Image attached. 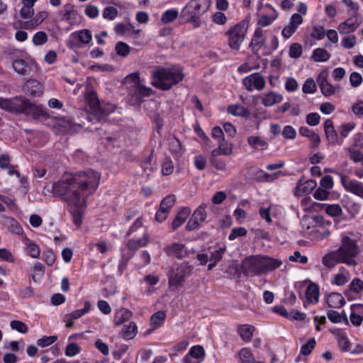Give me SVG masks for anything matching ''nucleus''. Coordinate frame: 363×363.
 <instances>
[{
	"label": "nucleus",
	"mask_w": 363,
	"mask_h": 363,
	"mask_svg": "<svg viewBox=\"0 0 363 363\" xmlns=\"http://www.w3.org/2000/svg\"><path fill=\"white\" fill-rule=\"evenodd\" d=\"M86 100L91 110V115L94 117L96 113H99L101 104L99 101L96 93L94 91H89L86 94Z\"/></svg>",
	"instance_id": "a878e982"
},
{
	"label": "nucleus",
	"mask_w": 363,
	"mask_h": 363,
	"mask_svg": "<svg viewBox=\"0 0 363 363\" xmlns=\"http://www.w3.org/2000/svg\"><path fill=\"white\" fill-rule=\"evenodd\" d=\"M325 213L332 216L337 217L342 213V210L338 204H322Z\"/></svg>",
	"instance_id": "37998d69"
},
{
	"label": "nucleus",
	"mask_w": 363,
	"mask_h": 363,
	"mask_svg": "<svg viewBox=\"0 0 363 363\" xmlns=\"http://www.w3.org/2000/svg\"><path fill=\"white\" fill-rule=\"evenodd\" d=\"M138 327L134 322L125 325L122 330L123 337L126 340L133 339L137 334Z\"/></svg>",
	"instance_id": "c9c22d12"
},
{
	"label": "nucleus",
	"mask_w": 363,
	"mask_h": 363,
	"mask_svg": "<svg viewBox=\"0 0 363 363\" xmlns=\"http://www.w3.org/2000/svg\"><path fill=\"white\" fill-rule=\"evenodd\" d=\"M255 328L250 325H242L238 328V333L244 341L248 342L252 337Z\"/></svg>",
	"instance_id": "e433bc0d"
},
{
	"label": "nucleus",
	"mask_w": 363,
	"mask_h": 363,
	"mask_svg": "<svg viewBox=\"0 0 363 363\" xmlns=\"http://www.w3.org/2000/svg\"><path fill=\"white\" fill-rule=\"evenodd\" d=\"M38 0H21L23 4L20 10V16L21 18L28 19L33 17L35 14L34 5Z\"/></svg>",
	"instance_id": "aec40b11"
},
{
	"label": "nucleus",
	"mask_w": 363,
	"mask_h": 363,
	"mask_svg": "<svg viewBox=\"0 0 363 363\" xmlns=\"http://www.w3.org/2000/svg\"><path fill=\"white\" fill-rule=\"evenodd\" d=\"M302 52L303 50L301 44L294 43L290 45L289 54L291 58L296 59L300 57Z\"/></svg>",
	"instance_id": "603ef678"
},
{
	"label": "nucleus",
	"mask_w": 363,
	"mask_h": 363,
	"mask_svg": "<svg viewBox=\"0 0 363 363\" xmlns=\"http://www.w3.org/2000/svg\"><path fill=\"white\" fill-rule=\"evenodd\" d=\"M48 35L44 31L37 32L33 37V42L35 45H41L48 41Z\"/></svg>",
	"instance_id": "13d9d810"
},
{
	"label": "nucleus",
	"mask_w": 363,
	"mask_h": 363,
	"mask_svg": "<svg viewBox=\"0 0 363 363\" xmlns=\"http://www.w3.org/2000/svg\"><path fill=\"white\" fill-rule=\"evenodd\" d=\"M81 352V347L76 343H69L65 349V355L72 357L78 354Z\"/></svg>",
	"instance_id": "5fc2aeb1"
},
{
	"label": "nucleus",
	"mask_w": 363,
	"mask_h": 363,
	"mask_svg": "<svg viewBox=\"0 0 363 363\" xmlns=\"http://www.w3.org/2000/svg\"><path fill=\"white\" fill-rule=\"evenodd\" d=\"M12 67L13 70L21 75H27L30 72V68L28 62L21 58H17L13 60Z\"/></svg>",
	"instance_id": "b1692460"
},
{
	"label": "nucleus",
	"mask_w": 363,
	"mask_h": 363,
	"mask_svg": "<svg viewBox=\"0 0 363 363\" xmlns=\"http://www.w3.org/2000/svg\"><path fill=\"white\" fill-rule=\"evenodd\" d=\"M151 77L155 87L166 91L182 82L184 74L180 67H158L151 71Z\"/></svg>",
	"instance_id": "7ed1b4c3"
},
{
	"label": "nucleus",
	"mask_w": 363,
	"mask_h": 363,
	"mask_svg": "<svg viewBox=\"0 0 363 363\" xmlns=\"http://www.w3.org/2000/svg\"><path fill=\"white\" fill-rule=\"evenodd\" d=\"M130 79H132L133 85L131 86L130 91L136 99H140L143 97L150 96L152 92L150 87L144 86L140 79L138 73L131 74Z\"/></svg>",
	"instance_id": "9b49d317"
},
{
	"label": "nucleus",
	"mask_w": 363,
	"mask_h": 363,
	"mask_svg": "<svg viewBox=\"0 0 363 363\" xmlns=\"http://www.w3.org/2000/svg\"><path fill=\"white\" fill-rule=\"evenodd\" d=\"M328 319L334 323H341L344 321H347V317L345 315H342L335 311H329L328 312Z\"/></svg>",
	"instance_id": "09e8293b"
},
{
	"label": "nucleus",
	"mask_w": 363,
	"mask_h": 363,
	"mask_svg": "<svg viewBox=\"0 0 363 363\" xmlns=\"http://www.w3.org/2000/svg\"><path fill=\"white\" fill-rule=\"evenodd\" d=\"M283 100V96L275 91H269L264 94L262 99V104L264 106H272L280 103Z\"/></svg>",
	"instance_id": "4be33fe9"
},
{
	"label": "nucleus",
	"mask_w": 363,
	"mask_h": 363,
	"mask_svg": "<svg viewBox=\"0 0 363 363\" xmlns=\"http://www.w3.org/2000/svg\"><path fill=\"white\" fill-rule=\"evenodd\" d=\"M211 4V0H190L182 10L180 17L186 23H192L194 28H199L200 17L208 11Z\"/></svg>",
	"instance_id": "20e7f679"
},
{
	"label": "nucleus",
	"mask_w": 363,
	"mask_h": 363,
	"mask_svg": "<svg viewBox=\"0 0 363 363\" xmlns=\"http://www.w3.org/2000/svg\"><path fill=\"white\" fill-rule=\"evenodd\" d=\"M264 43L262 30L259 28L256 29L250 43V47H252L254 52H257L264 45Z\"/></svg>",
	"instance_id": "bb28decb"
},
{
	"label": "nucleus",
	"mask_w": 363,
	"mask_h": 363,
	"mask_svg": "<svg viewBox=\"0 0 363 363\" xmlns=\"http://www.w3.org/2000/svg\"><path fill=\"white\" fill-rule=\"evenodd\" d=\"M175 202L176 196L174 194H169L162 200L160 207L169 212Z\"/></svg>",
	"instance_id": "49530a36"
},
{
	"label": "nucleus",
	"mask_w": 363,
	"mask_h": 363,
	"mask_svg": "<svg viewBox=\"0 0 363 363\" xmlns=\"http://www.w3.org/2000/svg\"><path fill=\"white\" fill-rule=\"evenodd\" d=\"M315 346V340L311 338L306 343L303 344L301 347V354L306 356L311 353Z\"/></svg>",
	"instance_id": "4d7b16f0"
},
{
	"label": "nucleus",
	"mask_w": 363,
	"mask_h": 363,
	"mask_svg": "<svg viewBox=\"0 0 363 363\" xmlns=\"http://www.w3.org/2000/svg\"><path fill=\"white\" fill-rule=\"evenodd\" d=\"M191 211L188 208H184L177 215L172 223V228L173 230H175L180 227L186 218L189 217Z\"/></svg>",
	"instance_id": "7c9ffc66"
},
{
	"label": "nucleus",
	"mask_w": 363,
	"mask_h": 363,
	"mask_svg": "<svg viewBox=\"0 0 363 363\" xmlns=\"http://www.w3.org/2000/svg\"><path fill=\"white\" fill-rule=\"evenodd\" d=\"M25 245L27 246L28 254L33 258L39 257L40 255V250L39 246L32 240L26 238Z\"/></svg>",
	"instance_id": "ea45409f"
},
{
	"label": "nucleus",
	"mask_w": 363,
	"mask_h": 363,
	"mask_svg": "<svg viewBox=\"0 0 363 363\" xmlns=\"http://www.w3.org/2000/svg\"><path fill=\"white\" fill-rule=\"evenodd\" d=\"M74 35L84 44H88L92 39L91 33L88 29L81 30L74 33Z\"/></svg>",
	"instance_id": "c03bdc74"
},
{
	"label": "nucleus",
	"mask_w": 363,
	"mask_h": 363,
	"mask_svg": "<svg viewBox=\"0 0 363 363\" xmlns=\"http://www.w3.org/2000/svg\"><path fill=\"white\" fill-rule=\"evenodd\" d=\"M340 177L345 190L363 198V185L360 182L351 179L343 174H340Z\"/></svg>",
	"instance_id": "f8f14e48"
},
{
	"label": "nucleus",
	"mask_w": 363,
	"mask_h": 363,
	"mask_svg": "<svg viewBox=\"0 0 363 363\" xmlns=\"http://www.w3.org/2000/svg\"><path fill=\"white\" fill-rule=\"evenodd\" d=\"M247 32V24L242 21L231 27L225 32L228 37V43L229 47L234 50H238L242 43L245 35Z\"/></svg>",
	"instance_id": "423d86ee"
},
{
	"label": "nucleus",
	"mask_w": 363,
	"mask_h": 363,
	"mask_svg": "<svg viewBox=\"0 0 363 363\" xmlns=\"http://www.w3.org/2000/svg\"><path fill=\"white\" fill-rule=\"evenodd\" d=\"M178 17V11L175 9L166 11L161 17V21L167 24L173 22Z\"/></svg>",
	"instance_id": "de8ad7c7"
},
{
	"label": "nucleus",
	"mask_w": 363,
	"mask_h": 363,
	"mask_svg": "<svg viewBox=\"0 0 363 363\" xmlns=\"http://www.w3.org/2000/svg\"><path fill=\"white\" fill-rule=\"evenodd\" d=\"M118 14V9L113 6H107L103 11V17L108 20H114Z\"/></svg>",
	"instance_id": "bf43d9fd"
},
{
	"label": "nucleus",
	"mask_w": 363,
	"mask_h": 363,
	"mask_svg": "<svg viewBox=\"0 0 363 363\" xmlns=\"http://www.w3.org/2000/svg\"><path fill=\"white\" fill-rule=\"evenodd\" d=\"M169 147L171 152L177 156L181 155L183 152L181 142L176 137H172L169 139Z\"/></svg>",
	"instance_id": "58836bf2"
},
{
	"label": "nucleus",
	"mask_w": 363,
	"mask_h": 363,
	"mask_svg": "<svg viewBox=\"0 0 363 363\" xmlns=\"http://www.w3.org/2000/svg\"><path fill=\"white\" fill-rule=\"evenodd\" d=\"M330 57V54L323 48H316L313 52L312 58L315 62H326Z\"/></svg>",
	"instance_id": "4c0bfd02"
},
{
	"label": "nucleus",
	"mask_w": 363,
	"mask_h": 363,
	"mask_svg": "<svg viewBox=\"0 0 363 363\" xmlns=\"http://www.w3.org/2000/svg\"><path fill=\"white\" fill-rule=\"evenodd\" d=\"M329 72L327 69L323 70L317 77V83L321 93L326 97L335 94L337 90H340V86H333L328 81Z\"/></svg>",
	"instance_id": "1a4fd4ad"
},
{
	"label": "nucleus",
	"mask_w": 363,
	"mask_h": 363,
	"mask_svg": "<svg viewBox=\"0 0 363 363\" xmlns=\"http://www.w3.org/2000/svg\"><path fill=\"white\" fill-rule=\"evenodd\" d=\"M206 207V204H201L193 213L191 216L194 219H195L200 224L206 219V213L205 208Z\"/></svg>",
	"instance_id": "8fccbe9b"
},
{
	"label": "nucleus",
	"mask_w": 363,
	"mask_h": 363,
	"mask_svg": "<svg viewBox=\"0 0 363 363\" xmlns=\"http://www.w3.org/2000/svg\"><path fill=\"white\" fill-rule=\"evenodd\" d=\"M247 143L255 150H264L268 147V143L259 136H250Z\"/></svg>",
	"instance_id": "473e14b6"
},
{
	"label": "nucleus",
	"mask_w": 363,
	"mask_h": 363,
	"mask_svg": "<svg viewBox=\"0 0 363 363\" xmlns=\"http://www.w3.org/2000/svg\"><path fill=\"white\" fill-rule=\"evenodd\" d=\"M303 21V17L300 14H293L289 24L286 25L281 31L283 37L289 38L296 31L298 26L301 25Z\"/></svg>",
	"instance_id": "4468645a"
},
{
	"label": "nucleus",
	"mask_w": 363,
	"mask_h": 363,
	"mask_svg": "<svg viewBox=\"0 0 363 363\" xmlns=\"http://www.w3.org/2000/svg\"><path fill=\"white\" fill-rule=\"evenodd\" d=\"M218 148L222 151V155H230L232 154V145L224 138L218 141Z\"/></svg>",
	"instance_id": "680f3d73"
},
{
	"label": "nucleus",
	"mask_w": 363,
	"mask_h": 363,
	"mask_svg": "<svg viewBox=\"0 0 363 363\" xmlns=\"http://www.w3.org/2000/svg\"><path fill=\"white\" fill-rule=\"evenodd\" d=\"M149 235L147 228L143 225L142 217H139L129 228L127 236Z\"/></svg>",
	"instance_id": "dca6fc26"
},
{
	"label": "nucleus",
	"mask_w": 363,
	"mask_h": 363,
	"mask_svg": "<svg viewBox=\"0 0 363 363\" xmlns=\"http://www.w3.org/2000/svg\"><path fill=\"white\" fill-rule=\"evenodd\" d=\"M164 251L167 255L174 256L178 259L189 257L191 253L184 244L179 242H174L166 247Z\"/></svg>",
	"instance_id": "ddd939ff"
},
{
	"label": "nucleus",
	"mask_w": 363,
	"mask_h": 363,
	"mask_svg": "<svg viewBox=\"0 0 363 363\" xmlns=\"http://www.w3.org/2000/svg\"><path fill=\"white\" fill-rule=\"evenodd\" d=\"M265 6L269 9L272 13L271 14H262L259 16L257 23L259 26L262 27H265L271 25L277 16L275 10L271 5L266 4Z\"/></svg>",
	"instance_id": "393cba45"
},
{
	"label": "nucleus",
	"mask_w": 363,
	"mask_h": 363,
	"mask_svg": "<svg viewBox=\"0 0 363 363\" xmlns=\"http://www.w3.org/2000/svg\"><path fill=\"white\" fill-rule=\"evenodd\" d=\"M133 313L132 312L126 308H121L118 310L114 316V323L116 325L123 324L125 321L128 320Z\"/></svg>",
	"instance_id": "f704fd0d"
},
{
	"label": "nucleus",
	"mask_w": 363,
	"mask_h": 363,
	"mask_svg": "<svg viewBox=\"0 0 363 363\" xmlns=\"http://www.w3.org/2000/svg\"><path fill=\"white\" fill-rule=\"evenodd\" d=\"M299 133L303 136L309 138L311 141V147L316 148L320 143V138L318 133L312 130L308 129L307 127H301L299 128Z\"/></svg>",
	"instance_id": "412c9836"
},
{
	"label": "nucleus",
	"mask_w": 363,
	"mask_h": 363,
	"mask_svg": "<svg viewBox=\"0 0 363 363\" xmlns=\"http://www.w3.org/2000/svg\"><path fill=\"white\" fill-rule=\"evenodd\" d=\"M91 308V303L89 301H86L84 303V306L82 309L76 310L69 314L66 315V318L69 319H78L82 317L84 314L88 313Z\"/></svg>",
	"instance_id": "a19ab883"
},
{
	"label": "nucleus",
	"mask_w": 363,
	"mask_h": 363,
	"mask_svg": "<svg viewBox=\"0 0 363 363\" xmlns=\"http://www.w3.org/2000/svg\"><path fill=\"white\" fill-rule=\"evenodd\" d=\"M240 363H264L262 361H256L252 352L248 348H242L238 353Z\"/></svg>",
	"instance_id": "2f4dec72"
},
{
	"label": "nucleus",
	"mask_w": 363,
	"mask_h": 363,
	"mask_svg": "<svg viewBox=\"0 0 363 363\" xmlns=\"http://www.w3.org/2000/svg\"><path fill=\"white\" fill-rule=\"evenodd\" d=\"M10 113H24L37 118L45 115V111L40 106L31 103L28 99L23 96L10 98Z\"/></svg>",
	"instance_id": "39448f33"
},
{
	"label": "nucleus",
	"mask_w": 363,
	"mask_h": 363,
	"mask_svg": "<svg viewBox=\"0 0 363 363\" xmlns=\"http://www.w3.org/2000/svg\"><path fill=\"white\" fill-rule=\"evenodd\" d=\"M362 77L359 72H354L351 73L350 76V82L352 87L356 88L359 86L362 83Z\"/></svg>",
	"instance_id": "0e129e2a"
},
{
	"label": "nucleus",
	"mask_w": 363,
	"mask_h": 363,
	"mask_svg": "<svg viewBox=\"0 0 363 363\" xmlns=\"http://www.w3.org/2000/svg\"><path fill=\"white\" fill-rule=\"evenodd\" d=\"M306 296L308 302L316 303L319 298V289L318 285L314 283L310 284L306 289Z\"/></svg>",
	"instance_id": "c756f323"
},
{
	"label": "nucleus",
	"mask_w": 363,
	"mask_h": 363,
	"mask_svg": "<svg viewBox=\"0 0 363 363\" xmlns=\"http://www.w3.org/2000/svg\"><path fill=\"white\" fill-rule=\"evenodd\" d=\"M324 131L325 137L330 144L334 145H340L342 143V140L338 137L337 131L333 125V123L330 119H327L324 122Z\"/></svg>",
	"instance_id": "2eb2a0df"
},
{
	"label": "nucleus",
	"mask_w": 363,
	"mask_h": 363,
	"mask_svg": "<svg viewBox=\"0 0 363 363\" xmlns=\"http://www.w3.org/2000/svg\"><path fill=\"white\" fill-rule=\"evenodd\" d=\"M327 303L330 308H339L345 304V301L340 294L331 293L328 296Z\"/></svg>",
	"instance_id": "cd10ccee"
},
{
	"label": "nucleus",
	"mask_w": 363,
	"mask_h": 363,
	"mask_svg": "<svg viewBox=\"0 0 363 363\" xmlns=\"http://www.w3.org/2000/svg\"><path fill=\"white\" fill-rule=\"evenodd\" d=\"M262 262L264 274L275 270L280 267L283 264L281 259H275L269 256H262Z\"/></svg>",
	"instance_id": "a211bd4d"
},
{
	"label": "nucleus",
	"mask_w": 363,
	"mask_h": 363,
	"mask_svg": "<svg viewBox=\"0 0 363 363\" xmlns=\"http://www.w3.org/2000/svg\"><path fill=\"white\" fill-rule=\"evenodd\" d=\"M116 106L112 104H101L99 113H96L94 118L99 122L105 121L106 117L116 110Z\"/></svg>",
	"instance_id": "5701e85b"
},
{
	"label": "nucleus",
	"mask_w": 363,
	"mask_h": 363,
	"mask_svg": "<svg viewBox=\"0 0 363 363\" xmlns=\"http://www.w3.org/2000/svg\"><path fill=\"white\" fill-rule=\"evenodd\" d=\"M228 112L235 116L248 118L250 116V111L241 105H230L228 108Z\"/></svg>",
	"instance_id": "72a5a7b5"
},
{
	"label": "nucleus",
	"mask_w": 363,
	"mask_h": 363,
	"mask_svg": "<svg viewBox=\"0 0 363 363\" xmlns=\"http://www.w3.org/2000/svg\"><path fill=\"white\" fill-rule=\"evenodd\" d=\"M149 242V235L131 236L127 243V247L130 250H138L147 245Z\"/></svg>",
	"instance_id": "6ab92c4d"
},
{
	"label": "nucleus",
	"mask_w": 363,
	"mask_h": 363,
	"mask_svg": "<svg viewBox=\"0 0 363 363\" xmlns=\"http://www.w3.org/2000/svg\"><path fill=\"white\" fill-rule=\"evenodd\" d=\"M359 253L360 249L357 240L344 235L339 248L325 255L322 258V262L328 268H333L339 263L356 266L357 262L355 258Z\"/></svg>",
	"instance_id": "f03ea898"
},
{
	"label": "nucleus",
	"mask_w": 363,
	"mask_h": 363,
	"mask_svg": "<svg viewBox=\"0 0 363 363\" xmlns=\"http://www.w3.org/2000/svg\"><path fill=\"white\" fill-rule=\"evenodd\" d=\"M302 91L305 94H313L316 91V84L311 78L307 79L304 82Z\"/></svg>",
	"instance_id": "6e6d98bb"
},
{
	"label": "nucleus",
	"mask_w": 363,
	"mask_h": 363,
	"mask_svg": "<svg viewBox=\"0 0 363 363\" xmlns=\"http://www.w3.org/2000/svg\"><path fill=\"white\" fill-rule=\"evenodd\" d=\"M359 26V23L356 20L348 18L338 26V30L340 33L347 34L354 31Z\"/></svg>",
	"instance_id": "c85d7f7f"
},
{
	"label": "nucleus",
	"mask_w": 363,
	"mask_h": 363,
	"mask_svg": "<svg viewBox=\"0 0 363 363\" xmlns=\"http://www.w3.org/2000/svg\"><path fill=\"white\" fill-rule=\"evenodd\" d=\"M100 179L99 172L87 169L74 174H66L53 184V194L60 196L67 204L73 221L77 226L82 223L86 198L95 192Z\"/></svg>",
	"instance_id": "f257e3e1"
},
{
	"label": "nucleus",
	"mask_w": 363,
	"mask_h": 363,
	"mask_svg": "<svg viewBox=\"0 0 363 363\" xmlns=\"http://www.w3.org/2000/svg\"><path fill=\"white\" fill-rule=\"evenodd\" d=\"M242 84L249 91H252L253 89L262 91L266 85V82L260 73L255 72L245 77L242 79Z\"/></svg>",
	"instance_id": "9d476101"
},
{
	"label": "nucleus",
	"mask_w": 363,
	"mask_h": 363,
	"mask_svg": "<svg viewBox=\"0 0 363 363\" xmlns=\"http://www.w3.org/2000/svg\"><path fill=\"white\" fill-rule=\"evenodd\" d=\"M187 354L191 356L192 358H196L197 359H203L205 356V351L202 346L196 345L193 346L190 349Z\"/></svg>",
	"instance_id": "3c124183"
},
{
	"label": "nucleus",
	"mask_w": 363,
	"mask_h": 363,
	"mask_svg": "<svg viewBox=\"0 0 363 363\" xmlns=\"http://www.w3.org/2000/svg\"><path fill=\"white\" fill-rule=\"evenodd\" d=\"M26 94L33 96H39L43 92V87L40 82L35 79L28 80L24 85Z\"/></svg>",
	"instance_id": "f3484780"
},
{
	"label": "nucleus",
	"mask_w": 363,
	"mask_h": 363,
	"mask_svg": "<svg viewBox=\"0 0 363 363\" xmlns=\"http://www.w3.org/2000/svg\"><path fill=\"white\" fill-rule=\"evenodd\" d=\"M193 267L187 263H182L176 269H173L169 272V285L179 288L185 281L186 277L191 275Z\"/></svg>",
	"instance_id": "0eeeda50"
},
{
	"label": "nucleus",
	"mask_w": 363,
	"mask_h": 363,
	"mask_svg": "<svg viewBox=\"0 0 363 363\" xmlns=\"http://www.w3.org/2000/svg\"><path fill=\"white\" fill-rule=\"evenodd\" d=\"M165 318L166 314L164 311H157L151 316L150 324L154 328H157L162 324Z\"/></svg>",
	"instance_id": "79ce46f5"
},
{
	"label": "nucleus",
	"mask_w": 363,
	"mask_h": 363,
	"mask_svg": "<svg viewBox=\"0 0 363 363\" xmlns=\"http://www.w3.org/2000/svg\"><path fill=\"white\" fill-rule=\"evenodd\" d=\"M243 273L247 276H259L264 274L262 255L246 257L242 262Z\"/></svg>",
	"instance_id": "6e6552de"
},
{
	"label": "nucleus",
	"mask_w": 363,
	"mask_h": 363,
	"mask_svg": "<svg viewBox=\"0 0 363 363\" xmlns=\"http://www.w3.org/2000/svg\"><path fill=\"white\" fill-rule=\"evenodd\" d=\"M349 288L354 292H359L363 290V281L358 278H355L350 283Z\"/></svg>",
	"instance_id": "774afa93"
},
{
	"label": "nucleus",
	"mask_w": 363,
	"mask_h": 363,
	"mask_svg": "<svg viewBox=\"0 0 363 363\" xmlns=\"http://www.w3.org/2000/svg\"><path fill=\"white\" fill-rule=\"evenodd\" d=\"M115 50L118 55L125 57L130 54V48L127 43L121 41L116 43Z\"/></svg>",
	"instance_id": "a18cd8bd"
},
{
	"label": "nucleus",
	"mask_w": 363,
	"mask_h": 363,
	"mask_svg": "<svg viewBox=\"0 0 363 363\" xmlns=\"http://www.w3.org/2000/svg\"><path fill=\"white\" fill-rule=\"evenodd\" d=\"M338 347L342 351L348 352L350 350L351 344L345 335H340L337 337Z\"/></svg>",
	"instance_id": "864d4df0"
},
{
	"label": "nucleus",
	"mask_w": 363,
	"mask_h": 363,
	"mask_svg": "<svg viewBox=\"0 0 363 363\" xmlns=\"http://www.w3.org/2000/svg\"><path fill=\"white\" fill-rule=\"evenodd\" d=\"M350 278L349 274L338 273L335 276L333 283L337 286H343L350 280Z\"/></svg>",
	"instance_id": "69168bd1"
},
{
	"label": "nucleus",
	"mask_w": 363,
	"mask_h": 363,
	"mask_svg": "<svg viewBox=\"0 0 363 363\" xmlns=\"http://www.w3.org/2000/svg\"><path fill=\"white\" fill-rule=\"evenodd\" d=\"M75 13L74 6L72 4H66L63 9V19L69 21L71 19V16Z\"/></svg>",
	"instance_id": "338daca9"
},
{
	"label": "nucleus",
	"mask_w": 363,
	"mask_h": 363,
	"mask_svg": "<svg viewBox=\"0 0 363 363\" xmlns=\"http://www.w3.org/2000/svg\"><path fill=\"white\" fill-rule=\"evenodd\" d=\"M355 128V123H348L342 124L338 127V131L341 137L346 138L349 133L352 130Z\"/></svg>",
	"instance_id": "052dcab7"
},
{
	"label": "nucleus",
	"mask_w": 363,
	"mask_h": 363,
	"mask_svg": "<svg viewBox=\"0 0 363 363\" xmlns=\"http://www.w3.org/2000/svg\"><path fill=\"white\" fill-rule=\"evenodd\" d=\"M57 340V337L56 335L44 336L42 338L38 340L37 344L41 347H45L53 344Z\"/></svg>",
	"instance_id": "e2e57ef3"
}]
</instances>
